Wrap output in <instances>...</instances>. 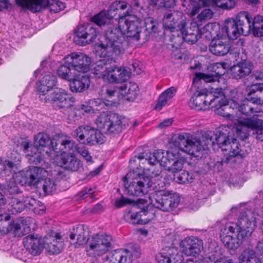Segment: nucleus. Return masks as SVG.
<instances>
[{
  "mask_svg": "<svg viewBox=\"0 0 263 263\" xmlns=\"http://www.w3.org/2000/svg\"><path fill=\"white\" fill-rule=\"evenodd\" d=\"M253 215L250 211L240 213L237 224L226 225L221 229L220 238L223 245L229 249L238 248L243 239L251 236L253 229L252 226Z\"/></svg>",
  "mask_w": 263,
  "mask_h": 263,
  "instance_id": "1",
  "label": "nucleus"
},
{
  "mask_svg": "<svg viewBox=\"0 0 263 263\" xmlns=\"http://www.w3.org/2000/svg\"><path fill=\"white\" fill-rule=\"evenodd\" d=\"M69 238L73 240L77 237V241L73 245L79 248L88 242L87 252L95 256H101L114 247V241L110 235L97 234L89 240L88 228L84 224H79L73 227L69 231Z\"/></svg>",
  "mask_w": 263,
  "mask_h": 263,
  "instance_id": "2",
  "label": "nucleus"
},
{
  "mask_svg": "<svg viewBox=\"0 0 263 263\" xmlns=\"http://www.w3.org/2000/svg\"><path fill=\"white\" fill-rule=\"evenodd\" d=\"M214 135L216 145L222 151L228 152L222 159V163H229L242 160L248 154L245 145L237 141L233 130L229 126H220Z\"/></svg>",
  "mask_w": 263,
  "mask_h": 263,
  "instance_id": "3",
  "label": "nucleus"
},
{
  "mask_svg": "<svg viewBox=\"0 0 263 263\" xmlns=\"http://www.w3.org/2000/svg\"><path fill=\"white\" fill-rule=\"evenodd\" d=\"M122 21L107 25L103 40L97 45V52L102 56H118L124 52L126 41L122 28Z\"/></svg>",
  "mask_w": 263,
  "mask_h": 263,
  "instance_id": "4",
  "label": "nucleus"
},
{
  "mask_svg": "<svg viewBox=\"0 0 263 263\" xmlns=\"http://www.w3.org/2000/svg\"><path fill=\"white\" fill-rule=\"evenodd\" d=\"M5 191L8 199V211L11 214L22 213L26 208L36 212L42 202L29 196H25L13 179L7 182Z\"/></svg>",
  "mask_w": 263,
  "mask_h": 263,
  "instance_id": "5",
  "label": "nucleus"
},
{
  "mask_svg": "<svg viewBox=\"0 0 263 263\" xmlns=\"http://www.w3.org/2000/svg\"><path fill=\"white\" fill-rule=\"evenodd\" d=\"M96 123L103 133L114 137L126 129L129 120L115 113L103 112L97 118Z\"/></svg>",
  "mask_w": 263,
  "mask_h": 263,
  "instance_id": "6",
  "label": "nucleus"
},
{
  "mask_svg": "<svg viewBox=\"0 0 263 263\" xmlns=\"http://www.w3.org/2000/svg\"><path fill=\"white\" fill-rule=\"evenodd\" d=\"M251 20L252 17L248 12H240L235 19L228 18L226 21L222 31L230 40L236 39L241 35L246 36L251 31Z\"/></svg>",
  "mask_w": 263,
  "mask_h": 263,
  "instance_id": "7",
  "label": "nucleus"
},
{
  "mask_svg": "<svg viewBox=\"0 0 263 263\" xmlns=\"http://www.w3.org/2000/svg\"><path fill=\"white\" fill-rule=\"evenodd\" d=\"M128 180L129 184L127 186L125 184V191L129 196L141 197L149 192L151 186L150 176L145 174H141L137 171L129 172L123 177L125 182Z\"/></svg>",
  "mask_w": 263,
  "mask_h": 263,
  "instance_id": "8",
  "label": "nucleus"
},
{
  "mask_svg": "<svg viewBox=\"0 0 263 263\" xmlns=\"http://www.w3.org/2000/svg\"><path fill=\"white\" fill-rule=\"evenodd\" d=\"M201 31L198 25L195 22L190 23L189 26H186L184 21V25L182 29H180L175 33H173L171 40L173 42V46H180L184 41L191 44H195L201 37Z\"/></svg>",
  "mask_w": 263,
  "mask_h": 263,
  "instance_id": "9",
  "label": "nucleus"
},
{
  "mask_svg": "<svg viewBox=\"0 0 263 263\" xmlns=\"http://www.w3.org/2000/svg\"><path fill=\"white\" fill-rule=\"evenodd\" d=\"M19 7L26 8L35 13L40 12L43 9L48 8L51 12L58 13L65 8L64 3L57 0H15Z\"/></svg>",
  "mask_w": 263,
  "mask_h": 263,
  "instance_id": "10",
  "label": "nucleus"
},
{
  "mask_svg": "<svg viewBox=\"0 0 263 263\" xmlns=\"http://www.w3.org/2000/svg\"><path fill=\"white\" fill-rule=\"evenodd\" d=\"M208 94V91L204 89L196 91L190 99V106L195 110H201L205 109L208 105L213 108V104L214 102H219L223 97V92L221 89L218 90L216 95Z\"/></svg>",
  "mask_w": 263,
  "mask_h": 263,
  "instance_id": "11",
  "label": "nucleus"
},
{
  "mask_svg": "<svg viewBox=\"0 0 263 263\" xmlns=\"http://www.w3.org/2000/svg\"><path fill=\"white\" fill-rule=\"evenodd\" d=\"M73 136L83 144L93 145L102 144L104 136L96 128L89 125H81L73 132Z\"/></svg>",
  "mask_w": 263,
  "mask_h": 263,
  "instance_id": "12",
  "label": "nucleus"
},
{
  "mask_svg": "<svg viewBox=\"0 0 263 263\" xmlns=\"http://www.w3.org/2000/svg\"><path fill=\"white\" fill-rule=\"evenodd\" d=\"M180 149L195 157H200V154L203 151V147L199 138L190 134L179 135L177 141Z\"/></svg>",
  "mask_w": 263,
  "mask_h": 263,
  "instance_id": "13",
  "label": "nucleus"
},
{
  "mask_svg": "<svg viewBox=\"0 0 263 263\" xmlns=\"http://www.w3.org/2000/svg\"><path fill=\"white\" fill-rule=\"evenodd\" d=\"M151 204L164 212H168L176 208L180 202L178 195L172 194L170 192L159 193L158 196L149 197Z\"/></svg>",
  "mask_w": 263,
  "mask_h": 263,
  "instance_id": "14",
  "label": "nucleus"
},
{
  "mask_svg": "<svg viewBox=\"0 0 263 263\" xmlns=\"http://www.w3.org/2000/svg\"><path fill=\"white\" fill-rule=\"evenodd\" d=\"M215 4L223 9H231L235 6L234 0H185L183 5L192 15L196 14L202 7Z\"/></svg>",
  "mask_w": 263,
  "mask_h": 263,
  "instance_id": "15",
  "label": "nucleus"
},
{
  "mask_svg": "<svg viewBox=\"0 0 263 263\" xmlns=\"http://www.w3.org/2000/svg\"><path fill=\"white\" fill-rule=\"evenodd\" d=\"M99 31L91 24L78 26L74 31L73 42L77 45L85 46L95 41Z\"/></svg>",
  "mask_w": 263,
  "mask_h": 263,
  "instance_id": "16",
  "label": "nucleus"
},
{
  "mask_svg": "<svg viewBox=\"0 0 263 263\" xmlns=\"http://www.w3.org/2000/svg\"><path fill=\"white\" fill-rule=\"evenodd\" d=\"M65 60L75 71L84 74L90 70V59L83 53H72L66 57Z\"/></svg>",
  "mask_w": 263,
  "mask_h": 263,
  "instance_id": "17",
  "label": "nucleus"
},
{
  "mask_svg": "<svg viewBox=\"0 0 263 263\" xmlns=\"http://www.w3.org/2000/svg\"><path fill=\"white\" fill-rule=\"evenodd\" d=\"M255 124L257 126L261 125L260 121H256L255 117L246 118L243 120H238L234 123V126L231 128L234 135L242 140L248 138L250 135V129L254 128Z\"/></svg>",
  "mask_w": 263,
  "mask_h": 263,
  "instance_id": "18",
  "label": "nucleus"
},
{
  "mask_svg": "<svg viewBox=\"0 0 263 263\" xmlns=\"http://www.w3.org/2000/svg\"><path fill=\"white\" fill-rule=\"evenodd\" d=\"M46 102L51 103L56 109L69 108L75 102V99L64 92L54 91L45 97Z\"/></svg>",
  "mask_w": 263,
  "mask_h": 263,
  "instance_id": "19",
  "label": "nucleus"
},
{
  "mask_svg": "<svg viewBox=\"0 0 263 263\" xmlns=\"http://www.w3.org/2000/svg\"><path fill=\"white\" fill-rule=\"evenodd\" d=\"M44 248L51 254H59L63 249L64 240L61 235L50 231L44 238Z\"/></svg>",
  "mask_w": 263,
  "mask_h": 263,
  "instance_id": "20",
  "label": "nucleus"
},
{
  "mask_svg": "<svg viewBox=\"0 0 263 263\" xmlns=\"http://www.w3.org/2000/svg\"><path fill=\"white\" fill-rule=\"evenodd\" d=\"M77 144L69 137L58 136L51 141V146L57 154L69 153L72 154L77 148Z\"/></svg>",
  "mask_w": 263,
  "mask_h": 263,
  "instance_id": "21",
  "label": "nucleus"
},
{
  "mask_svg": "<svg viewBox=\"0 0 263 263\" xmlns=\"http://www.w3.org/2000/svg\"><path fill=\"white\" fill-rule=\"evenodd\" d=\"M158 263H182L183 258L176 247H165L156 255Z\"/></svg>",
  "mask_w": 263,
  "mask_h": 263,
  "instance_id": "22",
  "label": "nucleus"
},
{
  "mask_svg": "<svg viewBox=\"0 0 263 263\" xmlns=\"http://www.w3.org/2000/svg\"><path fill=\"white\" fill-rule=\"evenodd\" d=\"M120 21H122L124 25H122V30L124 35L127 37L133 38L138 33L142 28L141 20L137 16L130 15L124 18H121Z\"/></svg>",
  "mask_w": 263,
  "mask_h": 263,
  "instance_id": "23",
  "label": "nucleus"
},
{
  "mask_svg": "<svg viewBox=\"0 0 263 263\" xmlns=\"http://www.w3.org/2000/svg\"><path fill=\"white\" fill-rule=\"evenodd\" d=\"M180 247L185 255L196 256L199 254L203 249V242L198 238L187 237L182 240Z\"/></svg>",
  "mask_w": 263,
  "mask_h": 263,
  "instance_id": "24",
  "label": "nucleus"
},
{
  "mask_svg": "<svg viewBox=\"0 0 263 263\" xmlns=\"http://www.w3.org/2000/svg\"><path fill=\"white\" fill-rule=\"evenodd\" d=\"M101 57L106 58L96 62L92 66V72L98 78L107 77L111 64L115 63V56H102L100 52H98Z\"/></svg>",
  "mask_w": 263,
  "mask_h": 263,
  "instance_id": "25",
  "label": "nucleus"
},
{
  "mask_svg": "<svg viewBox=\"0 0 263 263\" xmlns=\"http://www.w3.org/2000/svg\"><path fill=\"white\" fill-rule=\"evenodd\" d=\"M132 254L127 250H116L103 258V263H132Z\"/></svg>",
  "mask_w": 263,
  "mask_h": 263,
  "instance_id": "26",
  "label": "nucleus"
},
{
  "mask_svg": "<svg viewBox=\"0 0 263 263\" xmlns=\"http://www.w3.org/2000/svg\"><path fill=\"white\" fill-rule=\"evenodd\" d=\"M23 243L26 250L33 256L39 255L43 250V241L34 235L26 236L23 239Z\"/></svg>",
  "mask_w": 263,
  "mask_h": 263,
  "instance_id": "27",
  "label": "nucleus"
},
{
  "mask_svg": "<svg viewBox=\"0 0 263 263\" xmlns=\"http://www.w3.org/2000/svg\"><path fill=\"white\" fill-rule=\"evenodd\" d=\"M162 23L165 29L170 30L173 33L182 29L184 25V20H179L178 17L174 15L171 10L164 14Z\"/></svg>",
  "mask_w": 263,
  "mask_h": 263,
  "instance_id": "28",
  "label": "nucleus"
},
{
  "mask_svg": "<svg viewBox=\"0 0 263 263\" xmlns=\"http://www.w3.org/2000/svg\"><path fill=\"white\" fill-rule=\"evenodd\" d=\"M253 65L249 61H245L234 65L230 70V74L232 78L240 80L250 74Z\"/></svg>",
  "mask_w": 263,
  "mask_h": 263,
  "instance_id": "29",
  "label": "nucleus"
},
{
  "mask_svg": "<svg viewBox=\"0 0 263 263\" xmlns=\"http://www.w3.org/2000/svg\"><path fill=\"white\" fill-rule=\"evenodd\" d=\"M11 216L9 215H0V235L7 234L12 232L16 235L21 229V226L18 222L10 220Z\"/></svg>",
  "mask_w": 263,
  "mask_h": 263,
  "instance_id": "30",
  "label": "nucleus"
},
{
  "mask_svg": "<svg viewBox=\"0 0 263 263\" xmlns=\"http://www.w3.org/2000/svg\"><path fill=\"white\" fill-rule=\"evenodd\" d=\"M226 66V63H217L213 68L215 73H196V77L200 80H203L206 83L219 82L221 76L224 73Z\"/></svg>",
  "mask_w": 263,
  "mask_h": 263,
  "instance_id": "31",
  "label": "nucleus"
},
{
  "mask_svg": "<svg viewBox=\"0 0 263 263\" xmlns=\"http://www.w3.org/2000/svg\"><path fill=\"white\" fill-rule=\"evenodd\" d=\"M47 175V171L44 167H30L26 174L27 182L29 185L36 187L37 184L43 180Z\"/></svg>",
  "mask_w": 263,
  "mask_h": 263,
  "instance_id": "32",
  "label": "nucleus"
},
{
  "mask_svg": "<svg viewBox=\"0 0 263 263\" xmlns=\"http://www.w3.org/2000/svg\"><path fill=\"white\" fill-rule=\"evenodd\" d=\"M69 81L70 90L73 92H82L89 86V78L85 74H78Z\"/></svg>",
  "mask_w": 263,
  "mask_h": 263,
  "instance_id": "33",
  "label": "nucleus"
},
{
  "mask_svg": "<svg viewBox=\"0 0 263 263\" xmlns=\"http://www.w3.org/2000/svg\"><path fill=\"white\" fill-rule=\"evenodd\" d=\"M130 73L125 68L119 67H110L107 79L112 83H122L128 80Z\"/></svg>",
  "mask_w": 263,
  "mask_h": 263,
  "instance_id": "34",
  "label": "nucleus"
},
{
  "mask_svg": "<svg viewBox=\"0 0 263 263\" xmlns=\"http://www.w3.org/2000/svg\"><path fill=\"white\" fill-rule=\"evenodd\" d=\"M261 104L259 97L250 98V99L244 100L239 107V111L246 116H251L255 113L260 112L258 105Z\"/></svg>",
  "mask_w": 263,
  "mask_h": 263,
  "instance_id": "35",
  "label": "nucleus"
},
{
  "mask_svg": "<svg viewBox=\"0 0 263 263\" xmlns=\"http://www.w3.org/2000/svg\"><path fill=\"white\" fill-rule=\"evenodd\" d=\"M145 29L141 28L138 33L133 39L136 41H139L140 39L143 42L147 41L149 39V31L156 32L158 28V23L153 18H147L145 20Z\"/></svg>",
  "mask_w": 263,
  "mask_h": 263,
  "instance_id": "36",
  "label": "nucleus"
},
{
  "mask_svg": "<svg viewBox=\"0 0 263 263\" xmlns=\"http://www.w3.org/2000/svg\"><path fill=\"white\" fill-rule=\"evenodd\" d=\"M61 166L65 170L76 172L79 171L82 167L81 161L73 154H66L61 158Z\"/></svg>",
  "mask_w": 263,
  "mask_h": 263,
  "instance_id": "37",
  "label": "nucleus"
},
{
  "mask_svg": "<svg viewBox=\"0 0 263 263\" xmlns=\"http://www.w3.org/2000/svg\"><path fill=\"white\" fill-rule=\"evenodd\" d=\"M230 48L229 44L221 39H213L210 43V50L216 55L223 56L227 54Z\"/></svg>",
  "mask_w": 263,
  "mask_h": 263,
  "instance_id": "38",
  "label": "nucleus"
},
{
  "mask_svg": "<svg viewBox=\"0 0 263 263\" xmlns=\"http://www.w3.org/2000/svg\"><path fill=\"white\" fill-rule=\"evenodd\" d=\"M57 83V78L53 74H47L36 83L37 90L45 95Z\"/></svg>",
  "mask_w": 263,
  "mask_h": 263,
  "instance_id": "39",
  "label": "nucleus"
},
{
  "mask_svg": "<svg viewBox=\"0 0 263 263\" xmlns=\"http://www.w3.org/2000/svg\"><path fill=\"white\" fill-rule=\"evenodd\" d=\"M221 98V101L219 102H214L213 104L214 111L218 115L223 117L230 118L231 116L233 117L232 111H231V106L227 104L223 93V97Z\"/></svg>",
  "mask_w": 263,
  "mask_h": 263,
  "instance_id": "40",
  "label": "nucleus"
},
{
  "mask_svg": "<svg viewBox=\"0 0 263 263\" xmlns=\"http://www.w3.org/2000/svg\"><path fill=\"white\" fill-rule=\"evenodd\" d=\"M122 90L125 92V95H122V98H126L127 100L133 101L138 96L139 87L137 84L130 82L122 85Z\"/></svg>",
  "mask_w": 263,
  "mask_h": 263,
  "instance_id": "41",
  "label": "nucleus"
},
{
  "mask_svg": "<svg viewBox=\"0 0 263 263\" xmlns=\"http://www.w3.org/2000/svg\"><path fill=\"white\" fill-rule=\"evenodd\" d=\"M39 190H42L44 195H48L54 192L57 189V184L54 180L45 178L40 181L35 187Z\"/></svg>",
  "mask_w": 263,
  "mask_h": 263,
  "instance_id": "42",
  "label": "nucleus"
},
{
  "mask_svg": "<svg viewBox=\"0 0 263 263\" xmlns=\"http://www.w3.org/2000/svg\"><path fill=\"white\" fill-rule=\"evenodd\" d=\"M239 263H260V259L256 252L252 249L248 248L244 250L239 256Z\"/></svg>",
  "mask_w": 263,
  "mask_h": 263,
  "instance_id": "43",
  "label": "nucleus"
},
{
  "mask_svg": "<svg viewBox=\"0 0 263 263\" xmlns=\"http://www.w3.org/2000/svg\"><path fill=\"white\" fill-rule=\"evenodd\" d=\"M150 213L147 211H141L139 212L131 213L130 222L133 224H144L149 222L152 218L150 216H147Z\"/></svg>",
  "mask_w": 263,
  "mask_h": 263,
  "instance_id": "44",
  "label": "nucleus"
},
{
  "mask_svg": "<svg viewBox=\"0 0 263 263\" xmlns=\"http://www.w3.org/2000/svg\"><path fill=\"white\" fill-rule=\"evenodd\" d=\"M251 20V29L255 37L263 36V16L257 15Z\"/></svg>",
  "mask_w": 263,
  "mask_h": 263,
  "instance_id": "45",
  "label": "nucleus"
},
{
  "mask_svg": "<svg viewBox=\"0 0 263 263\" xmlns=\"http://www.w3.org/2000/svg\"><path fill=\"white\" fill-rule=\"evenodd\" d=\"M176 92V89L174 87H172L162 92L159 96L155 109L160 110L166 104L168 100L174 97Z\"/></svg>",
  "mask_w": 263,
  "mask_h": 263,
  "instance_id": "46",
  "label": "nucleus"
},
{
  "mask_svg": "<svg viewBox=\"0 0 263 263\" xmlns=\"http://www.w3.org/2000/svg\"><path fill=\"white\" fill-rule=\"evenodd\" d=\"M49 136L44 133H39L34 138V146L36 149L46 147L49 145H51V141Z\"/></svg>",
  "mask_w": 263,
  "mask_h": 263,
  "instance_id": "47",
  "label": "nucleus"
},
{
  "mask_svg": "<svg viewBox=\"0 0 263 263\" xmlns=\"http://www.w3.org/2000/svg\"><path fill=\"white\" fill-rule=\"evenodd\" d=\"M151 186H149V192L153 191L151 193L152 196H158L159 193L161 192H168L165 189V183L161 180H156L153 176H150Z\"/></svg>",
  "mask_w": 263,
  "mask_h": 263,
  "instance_id": "48",
  "label": "nucleus"
},
{
  "mask_svg": "<svg viewBox=\"0 0 263 263\" xmlns=\"http://www.w3.org/2000/svg\"><path fill=\"white\" fill-rule=\"evenodd\" d=\"M199 140L203 147V151L208 148L209 146L213 147L216 144V141L215 140L214 133L211 131L204 133Z\"/></svg>",
  "mask_w": 263,
  "mask_h": 263,
  "instance_id": "49",
  "label": "nucleus"
},
{
  "mask_svg": "<svg viewBox=\"0 0 263 263\" xmlns=\"http://www.w3.org/2000/svg\"><path fill=\"white\" fill-rule=\"evenodd\" d=\"M175 179L179 183H191L194 179V176L192 173L186 171H183L181 173L174 174Z\"/></svg>",
  "mask_w": 263,
  "mask_h": 263,
  "instance_id": "50",
  "label": "nucleus"
},
{
  "mask_svg": "<svg viewBox=\"0 0 263 263\" xmlns=\"http://www.w3.org/2000/svg\"><path fill=\"white\" fill-rule=\"evenodd\" d=\"M105 94L108 98H111L115 96L122 97L123 95H125V91L122 90V85L120 86H115L113 85H107L105 88Z\"/></svg>",
  "mask_w": 263,
  "mask_h": 263,
  "instance_id": "51",
  "label": "nucleus"
},
{
  "mask_svg": "<svg viewBox=\"0 0 263 263\" xmlns=\"http://www.w3.org/2000/svg\"><path fill=\"white\" fill-rule=\"evenodd\" d=\"M72 69L71 66L68 65L66 60L64 65H61L58 69V74L61 78L70 81L71 80L70 71Z\"/></svg>",
  "mask_w": 263,
  "mask_h": 263,
  "instance_id": "52",
  "label": "nucleus"
},
{
  "mask_svg": "<svg viewBox=\"0 0 263 263\" xmlns=\"http://www.w3.org/2000/svg\"><path fill=\"white\" fill-rule=\"evenodd\" d=\"M263 90V83H256L251 86H247L246 91L247 92V99H250V98L258 97L255 94L257 91L261 92Z\"/></svg>",
  "mask_w": 263,
  "mask_h": 263,
  "instance_id": "53",
  "label": "nucleus"
},
{
  "mask_svg": "<svg viewBox=\"0 0 263 263\" xmlns=\"http://www.w3.org/2000/svg\"><path fill=\"white\" fill-rule=\"evenodd\" d=\"M91 21L100 27L104 26L108 21L105 11H101L91 18Z\"/></svg>",
  "mask_w": 263,
  "mask_h": 263,
  "instance_id": "54",
  "label": "nucleus"
},
{
  "mask_svg": "<svg viewBox=\"0 0 263 263\" xmlns=\"http://www.w3.org/2000/svg\"><path fill=\"white\" fill-rule=\"evenodd\" d=\"M175 159H176L175 155L172 152H167L166 156H164V158H163V160L160 162V165L163 166L165 170L168 171L172 166Z\"/></svg>",
  "mask_w": 263,
  "mask_h": 263,
  "instance_id": "55",
  "label": "nucleus"
},
{
  "mask_svg": "<svg viewBox=\"0 0 263 263\" xmlns=\"http://www.w3.org/2000/svg\"><path fill=\"white\" fill-rule=\"evenodd\" d=\"M127 7V4L124 2H115L109 6L108 9L109 15L111 17L116 16V14H113L116 11H119V10H124Z\"/></svg>",
  "mask_w": 263,
  "mask_h": 263,
  "instance_id": "56",
  "label": "nucleus"
},
{
  "mask_svg": "<svg viewBox=\"0 0 263 263\" xmlns=\"http://www.w3.org/2000/svg\"><path fill=\"white\" fill-rule=\"evenodd\" d=\"M21 146L27 156L35 154L37 153L36 148L34 146H32L31 142L28 140L23 141L21 143Z\"/></svg>",
  "mask_w": 263,
  "mask_h": 263,
  "instance_id": "57",
  "label": "nucleus"
},
{
  "mask_svg": "<svg viewBox=\"0 0 263 263\" xmlns=\"http://www.w3.org/2000/svg\"><path fill=\"white\" fill-rule=\"evenodd\" d=\"M29 156H30L29 158L30 162L36 165L35 167H41L45 168L47 167L48 164L46 163L44 160L40 155H36V153Z\"/></svg>",
  "mask_w": 263,
  "mask_h": 263,
  "instance_id": "58",
  "label": "nucleus"
},
{
  "mask_svg": "<svg viewBox=\"0 0 263 263\" xmlns=\"http://www.w3.org/2000/svg\"><path fill=\"white\" fill-rule=\"evenodd\" d=\"M149 0H133L131 5L135 10L141 12V10L148 8Z\"/></svg>",
  "mask_w": 263,
  "mask_h": 263,
  "instance_id": "59",
  "label": "nucleus"
},
{
  "mask_svg": "<svg viewBox=\"0 0 263 263\" xmlns=\"http://www.w3.org/2000/svg\"><path fill=\"white\" fill-rule=\"evenodd\" d=\"M187 163L188 165H190L191 163L183 159H179L174 161L172 166L171 167L170 170L168 171H172L173 173L177 174L178 172L181 171L183 167L184 164Z\"/></svg>",
  "mask_w": 263,
  "mask_h": 263,
  "instance_id": "60",
  "label": "nucleus"
},
{
  "mask_svg": "<svg viewBox=\"0 0 263 263\" xmlns=\"http://www.w3.org/2000/svg\"><path fill=\"white\" fill-rule=\"evenodd\" d=\"M76 151H77L78 154L84 157L87 162H91L92 161V157L89 154L88 148L84 146H78L77 145Z\"/></svg>",
  "mask_w": 263,
  "mask_h": 263,
  "instance_id": "61",
  "label": "nucleus"
},
{
  "mask_svg": "<svg viewBox=\"0 0 263 263\" xmlns=\"http://www.w3.org/2000/svg\"><path fill=\"white\" fill-rule=\"evenodd\" d=\"M255 119L256 121H260L261 125L258 127L255 125L254 128H253L252 130H255V133H254V134L255 135L256 139L263 141V120L257 117H255Z\"/></svg>",
  "mask_w": 263,
  "mask_h": 263,
  "instance_id": "62",
  "label": "nucleus"
},
{
  "mask_svg": "<svg viewBox=\"0 0 263 263\" xmlns=\"http://www.w3.org/2000/svg\"><path fill=\"white\" fill-rule=\"evenodd\" d=\"M207 258L211 261H215L216 259L217 263H234L232 259H229L227 257L224 256L218 258V254L217 253L209 254Z\"/></svg>",
  "mask_w": 263,
  "mask_h": 263,
  "instance_id": "63",
  "label": "nucleus"
},
{
  "mask_svg": "<svg viewBox=\"0 0 263 263\" xmlns=\"http://www.w3.org/2000/svg\"><path fill=\"white\" fill-rule=\"evenodd\" d=\"M135 202L134 200L122 196L120 199H117L115 205L117 208H120L127 204H131Z\"/></svg>",
  "mask_w": 263,
  "mask_h": 263,
  "instance_id": "64",
  "label": "nucleus"
}]
</instances>
